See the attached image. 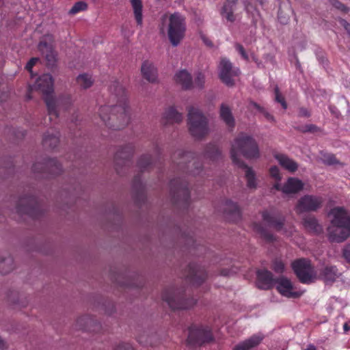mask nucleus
Segmentation results:
<instances>
[{
    "label": "nucleus",
    "mask_w": 350,
    "mask_h": 350,
    "mask_svg": "<svg viewBox=\"0 0 350 350\" xmlns=\"http://www.w3.org/2000/svg\"><path fill=\"white\" fill-rule=\"evenodd\" d=\"M342 256L348 262H350V243L343 248Z\"/></svg>",
    "instance_id": "obj_55"
},
{
    "label": "nucleus",
    "mask_w": 350,
    "mask_h": 350,
    "mask_svg": "<svg viewBox=\"0 0 350 350\" xmlns=\"http://www.w3.org/2000/svg\"><path fill=\"white\" fill-rule=\"evenodd\" d=\"M153 154L154 159H152V156L148 153L142 154L138 159L137 167L140 172L150 171L152 168L154 164L161 159L162 150L157 144L154 145Z\"/></svg>",
    "instance_id": "obj_15"
},
{
    "label": "nucleus",
    "mask_w": 350,
    "mask_h": 350,
    "mask_svg": "<svg viewBox=\"0 0 350 350\" xmlns=\"http://www.w3.org/2000/svg\"><path fill=\"white\" fill-rule=\"evenodd\" d=\"M79 120V115L77 112L75 111L70 118V122L74 125H77V122Z\"/></svg>",
    "instance_id": "obj_64"
},
{
    "label": "nucleus",
    "mask_w": 350,
    "mask_h": 350,
    "mask_svg": "<svg viewBox=\"0 0 350 350\" xmlns=\"http://www.w3.org/2000/svg\"><path fill=\"white\" fill-rule=\"evenodd\" d=\"M88 5L84 1H78L74 4L72 8L69 10L68 14L74 15L81 11H84L87 9Z\"/></svg>",
    "instance_id": "obj_44"
},
{
    "label": "nucleus",
    "mask_w": 350,
    "mask_h": 350,
    "mask_svg": "<svg viewBox=\"0 0 350 350\" xmlns=\"http://www.w3.org/2000/svg\"><path fill=\"white\" fill-rule=\"evenodd\" d=\"M131 195L135 202L137 205H140L145 202L146 196V186L142 182L140 174H137L132 182L131 185Z\"/></svg>",
    "instance_id": "obj_20"
},
{
    "label": "nucleus",
    "mask_w": 350,
    "mask_h": 350,
    "mask_svg": "<svg viewBox=\"0 0 350 350\" xmlns=\"http://www.w3.org/2000/svg\"><path fill=\"white\" fill-rule=\"evenodd\" d=\"M328 238L331 242L342 243L350 237V229L333 226L329 227Z\"/></svg>",
    "instance_id": "obj_26"
},
{
    "label": "nucleus",
    "mask_w": 350,
    "mask_h": 350,
    "mask_svg": "<svg viewBox=\"0 0 350 350\" xmlns=\"http://www.w3.org/2000/svg\"><path fill=\"white\" fill-rule=\"evenodd\" d=\"M183 121V115L178 112L175 108H168L162 118V124L164 125L172 124L174 123H180Z\"/></svg>",
    "instance_id": "obj_32"
},
{
    "label": "nucleus",
    "mask_w": 350,
    "mask_h": 350,
    "mask_svg": "<svg viewBox=\"0 0 350 350\" xmlns=\"http://www.w3.org/2000/svg\"><path fill=\"white\" fill-rule=\"evenodd\" d=\"M274 158L278 161L280 165L283 168H284L285 170H287L288 171H289L291 172H295L298 168L297 163L293 159H290L286 154H281V153H276V154H274Z\"/></svg>",
    "instance_id": "obj_34"
},
{
    "label": "nucleus",
    "mask_w": 350,
    "mask_h": 350,
    "mask_svg": "<svg viewBox=\"0 0 350 350\" xmlns=\"http://www.w3.org/2000/svg\"><path fill=\"white\" fill-rule=\"evenodd\" d=\"M320 277L325 282H333L338 277V269L336 266L327 265L320 272Z\"/></svg>",
    "instance_id": "obj_37"
},
{
    "label": "nucleus",
    "mask_w": 350,
    "mask_h": 350,
    "mask_svg": "<svg viewBox=\"0 0 350 350\" xmlns=\"http://www.w3.org/2000/svg\"><path fill=\"white\" fill-rule=\"evenodd\" d=\"M289 16H283V12L282 10H279L278 12V20L280 23L285 25L287 24L289 21Z\"/></svg>",
    "instance_id": "obj_57"
},
{
    "label": "nucleus",
    "mask_w": 350,
    "mask_h": 350,
    "mask_svg": "<svg viewBox=\"0 0 350 350\" xmlns=\"http://www.w3.org/2000/svg\"><path fill=\"white\" fill-rule=\"evenodd\" d=\"M304 225L305 228L310 232L320 233L322 231L321 226L318 224L317 219L311 215H308L304 219Z\"/></svg>",
    "instance_id": "obj_38"
},
{
    "label": "nucleus",
    "mask_w": 350,
    "mask_h": 350,
    "mask_svg": "<svg viewBox=\"0 0 350 350\" xmlns=\"http://www.w3.org/2000/svg\"><path fill=\"white\" fill-rule=\"evenodd\" d=\"M60 134L57 131H48L42 138V145L46 149L53 150L56 148L59 143Z\"/></svg>",
    "instance_id": "obj_28"
},
{
    "label": "nucleus",
    "mask_w": 350,
    "mask_h": 350,
    "mask_svg": "<svg viewBox=\"0 0 350 350\" xmlns=\"http://www.w3.org/2000/svg\"><path fill=\"white\" fill-rule=\"evenodd\" d=\"M32 172L38 178H51L60 175L63 169L56 159L46 158L36 161L32 166Z\"/></svg>",
    "instance_id": "obj_9"
},
{
    "label": "nucleus",
    "mask_w": 350,
    "mask_h": 350,
    "mask_svg": "<svg viewBox=\"0 0 350 350\" xmlns=\"http://www.w3.org/2000/svg\"><path fill=\"white\" fill-rule=\"evenodd\" d=\"M237 152H239L247 159H256L259 158L260 150L256 141L252 136L241 133L234 139L230 150V157L232 162L239 167H241L245 171V175L247 179V186L250 189H255L256 183L254 172L238 157Z\"/></svg>",
    "instance_id": "obj_1"
},
{
    "label": "nucleus",
    "mask_w": 350,
    "mask_h": 350,
    "mask_svg": "<svg viewBox=\"0 0 350 350\" xmlns=\"http://www.w3.org/2000/svg\"><path fill=\"white\" fill-rule=\"evenodd\" d=\"M224 215L232 221H237L241 218V211L237 204L231 200H226L223 205Z\"/></svg>",
    "instance_id": "obj_27"
},
{
    "label": "nucleus",
    "mask_w": 350,
    "mask_h": 350,
    "mask_svg": "<svg viewBox=\"0 0 350 350\" xmlns=\"http://www.w3.org/2000/svg\"><path fill=\"white\" fill-rule=\"evenodd\" d=\"M38 58L37 57H33L31 58L26 64L25 68L29 71L31 72V69L33 66L36 64V62L38 61Z\"/></svg>",
    "instance_id": "obj_58"
},
{
    "label": "nucleus",
    "mask_w": 350,
    "mask_h": 350,
    "mask_svg": "<svg viewBox=\"0 0 350 350\" xmlns=\"http://www.w3.org/2000/svg\"><path fill=\"white\" fill-rule=\"evenodd\" d=\"M254 230L258 232L267 242H273L275 240L273 234L269 232L264 226L260 224L254 225Z\"/></svg>",
    "instance_id": "obj_42"
},
{
    "label": "nucleus",
    "mask_w": 350,
    "mask_h": 350,
    "mask_svg": "<svg viewBox=\"0 0 350 350\" xmlns=\"http://www.w3.org/2000/svg\"><path fill=\"white\" fill-rule=\"evenodd\" d=\"M162 299L172 310L189 309L196 304L193 298H186L183 288H170L162 294Z\"/></svg>",
    "instance_id": "obj_7"
},
{
    "label": "nucleus",
    "mask_w": 350,
    "mask_h": 350,
    "mask_svg": "<svg viewBox=\"0 0 350 350\" xmlns=\"http://www.w3.org/2000/svg\"><path fill=\"white\" fill-rule=\"evenodd\" d=\"M235 49H237V51L240 53V55H241V57L246 61H248L249 60V56L247 54L246 51H245V49L244 47L243 46V45H241V44L239 43H236L235 44Z\"/></svg>",
    "instance_id": "obj_51"
},
{
    "label": "nucleus",
    "mask_w": 350,
    "mask_h": 350,
    "mask_svg": "<svg viewBox=\"0 0 350 350\" xmlns=\"http://www.w3.org/2000/svg\"><path fill=\"white\" fill-rule=\"evenodd\" d=\"M187 345L190 347L201 346L213 340V334L208 327L192 325L188 329Z\"/></svg>",
    "instance_id": "obj_11"
},
{
    "label": "nucleus",
    "mask_w": 350,
    "mask_h": 350,
    "mask_svg": "<svg viewBox=\"0 0 350 350\" xmlns=\"http://www.w3.org/2000/svg\"><path fill=\"white\" fill-rule=\"evenodd\" d=\"M292 268L301 283L309 284L316 278V271L312 266L310 260L299 258L292 263Z\"/></svg>",
    "instance_id": "obj_12"
},
{
    "label": "nucleus",
    "mask_w": 350,
    "mask_h": 350,
    "mask_svg": "<svg viewBox=\"0 0 350 350\" xmlns=\"http://www.w3.org/2000/svg\"><path fill=\"white\" fill-rule=\"evenodd\" d=\"M340 25L344 27V29L347 31L348 34L350 36V23H349L346 20L343 18H340L338 20Z\"/></svg>",
    "instance_id": "obj_59"
},
{
    "label": "nucleus",
    "mask_w": 350,
    "mask_h": 350,
    "mask_svg": "<svg viewBox=\"0 0 350 350\" xmlns=\"http://www.w3.org/2000/svg\"><path fill=\"white\" fill-rule=\"evenodd\" d=\"M219 69V77L222 82L229 87L233 86L234 81L232 77L239 75V70L238 68L233 69L231 62L226 59H221Z\"/></svg>",
    "instance_id": "obj_18"
},
{
    "label": "nucleus",
    "mask_w": 350,
    "mask_h": 350,
    "mask_svg": "<svg viewBox=\"0 0 350 350\" xmlns=\"http://www.w3.org/2000/svg\"><path fill=\"white\" fill-rule=\"evenodd\" d=\"M275 100L278 103H280L284 109H286L287 105L285 101V99L280 92L279 88L278 87L275 88Z\"/></svg>",
    "instance_id": "obj_47"
},
{
    "label": "nucleus",
    "mask_w": 350,
    "mask_h": 350,
    "mask_svg": "<svg viewBox=\"0 0 350 350\" xmlns=\"http://www.w3.org/2000/svg\"><path fill=\"white\" fill-rule=\"evenodd\" d=\"M219 117L228 128L232 129L235 126V120L232 109L226 103H221L219 107Z\"/></svg>",
    "instance_id": "obj_33"
},
{
    "label": "nucleus",
    "mask_w": 350,
    "mask_h": 350,
    "mask_svg": "<svg viewBox=\"0 0 350 350\" xmlns=\"http://www.w3.org/2000/svg\"><path fill=\"white\" fill-rule=\"evenodd\" d=\"M113 350H135L133 347L128 342H119L114 345Z\"/></svg>",
    "instance_id": "obj_48"
},
{
    "label": "nucleus",
    "mask_w": 350,
    "mask_h": 350,
    "mask_svg": "<svg viewBox=\"0 0 350 350\" xmlns=\"http://www.w3.org/2000/svg\"><path fill=\"white\" fill-rule=\"evenodd\" d=\"M323 203L321 197L306 195L301 198L296 206V211L299 213L306 211H315L319 208Z\"/></svg>",
    "instance_id": "obj_16"
},
{
    "label": "nucleus",
    "mask_w": 350,
    "mask_h": 350,
    "mask_svg": "<svg viewBox=\"0 0 350 350\" xmlns=\"http://www.w3.org/2000/svg\"><path fill=\"white\" fill-rule=\"evenodd\" d=\"M75 327L92 332H98L102 329L100 323L94 316L88 314L79 317L76 320Z\"/></svg>",
    "instance_id": "obj_19"
},
{
    "label": "nucleus",
    "mask_w": 350,
    "mask_h": 350,
    "mask_svg": "<svg viewBox=\"0 0 350 350\" xmlns=\"http://www.w3.org/2000/svg\"><path fill=\"white\" fill-rule=\"evenodd\" d=\"M35 88L44 94L50 121L58 118V107L63 106L67 109L72 103V99L69 95L60 96L56 98L53 97V79L49 74L40 76L36 82Z\"/></svg>",
    "instance_id": "obj_2"
},
{
    "label": "nucleus",
    "mask_w": 350,
    "mask_h": 350,
    "mask_svg": "<svg viewBox=\"0 0 350 350\" xmlns=\"http://www.w3.org/2000/svg\"><path fill=\"white\" fill-rule=\"evenodd\" d=\"M202 157L211 163H215L222 159V152L218 145L210 142L204 145L201 153Z\"/></svg>",
    "instance_id": "obj_24"
},
{
    "label": "nucleus",
    "mask_w": 350,
    "mask_h": 350,
    "mask_svg": "<svg viewBox=\"0 0 350 350\" xmlns=\"http://www.w3.org/2000/svg\"><path fill=\"white\" fill-rule=\"evenodd\" d=\"M77 82L81 88L88 89L93 85L94 80L91 75L83 73L77 77Z\"/></svg>",
    "instance_id": "obj_43"
},
{
    "label": "nucleus",
    "mask_w": 350,
    "mask_h": 350,
    "mask_svg": "<svg viewBox=\"0 0 350 350\" xmlns=\"http://www.w3.org/2000/svg\"><path fill=\"white\" fill-rule=\"evenodd\" d=\"M270 174L272 177L275 178L276 180H280L281 179L280 176V171L278 167L273 166L270 168L269 170Z\"/></svg>",
    "instance_id": "obj_54"
},
{
    "label": "nucleus",
    "mask_w": 350,
    "mask_h": 350,
    "mask_svg": "<svg viewBox=\"0 0 350 350\" xmlns=\"http://www.w3.org/2000/svg\"><path fill=\"white\" fill-rule=\"evenodd\" d=\"M304 187L303 183L296 178H289L282 187V192L284 193H296Z\"/></svg>",
    "instance_id": "obj_35"
},
{
    "label": "nucleus",
    "mask_w": 350,
    "mask_h": 350,
    "mask_svg": "<svg viewBox=\"0 0 350 350\" xmlns=\"http://www.w3.org/2000/svg\"><path fill=\"white\" fill-rule=\"evenodd\" d=\"M177 83L181 85L183 89L187 90L192 86V79L190 74L183 70L177 72L174 77Z\"/></svg>",
    "instance_id": "obj_36"
},
{
    "label": "nucleus",
    "mask_w": 350,
    "mask_h": 350,
    "mask_svg": "<svg viewBox=\"0 0 350 350\" xmlns=\"http://www.w3.org/2000/svg\"><path fill=\"white\" fill-rule=\"evenodd\" d=\"M160 32H167L169 40L173 46H177L185 37L186 31L185 18L179 12H174L169 16L163 14L161 17Z\"/></svg>",
    "instance_id": "obj_3"
},
{
    "label": "nucleus",
    "mask_w": 350,
    "mask_h": 350,
    "mask_svg": "<svg viewBox=\"0 0 350 350\" xmlns=\"http://www.w3.org/2000/svg\"><path fill=\"white\" fill-rule=\"evenodd\" d=\"M38 49L42 53H45L46 51L51 49V46L46 41H40Z\"/></svg>",
    "instance_id": "obj_53"
},
{
    "label": "nucleus",
    "mask_w": 350,
    "mask_h": 350,
    "mask_svg": "<svg viewBox=\"0 0 350 350\" xmlns=\"http://www.w3.org/2000/svg\"><path fill=\"white\" fill-rule=\"evenodd\" d=\"M272 269L277 273H282L284 270V265L282 260L275 259L273 262Z\"/></svg>",
    "instance_id": "obj_49"
},
{
    "label": "nucleus",
    "mask_w": 350,
    "mask_h": 350,
    "mask_svg": "<svg viewBox=\"0 0 350 350\" xmlns=\"http://www.w3.org/2000/svg\"><path fill=\"white\" fill-rule=\"evenodd\" d=\"M237 271L233 269H222L221 270L220 274L223 276H230L234 273H235Z\"/></svg>",
    "instance_id": "obj_62"
},
{
    "label": "nucleus",
    "mask_w": 350,
    "mask_h": 350,
    "mask_svg": "<svg viewBox=\"0 0 350 350\" xmlns=\"http://www.w3.org/2000/svg\"><path fill=\"white\" fill-rule=\"evenodd\" d=\"M261 113L265 116V118L267 120L270 122H275L274 117L271 114H270L265 109L262 111Z\"/></svg>",
    "instance_id": "obj_63"
},
{
    "label": "nucleus",
    "mask_w": 350,
    "mask_h": 350,
    "mask_svg": "<svg viewBox=\"0 0 350 350\" xmlns=\"http://www.w3.org/2000/svg\"><path fill=\"white\" fill-rule=\"evenodd\" d=\"M220 14L223 18H225L228 22L231 23L236 19L234 15V8L232 5L224 4L221 9Z\"/></svg>",
    "instance_id": "obj_41"
},
{
    "label": "nucleus",
    "mask_w": 350,
    "mask_h": 350,
    "mask_svg": "<svg viewBox=\"0 0 350 350\" xmlns=\"http://www.w3.org/2000/svg\"><path fill=\"white\" fill-rule=\"evenodd\" d=\"M262 334H256L237 345L233 350H250L257 347L263 340Z\"/></svg>",
    "instance_id": "obj_31"
},
{
    "label": "nucleus",
    "mask_w": 350,
    "mask_h": 350,
    "mask_svg": "<svg viewBox=\"0 0 350 350\" xmlns=\"http://www.w3.org/2000/svg\"><path fill=\"white\" fill-rule=\"evenodd\" d=\"M16 212L19 215H28L31 217H38L42 213V209L37 198L31 193L22 196L16 204Z\"/></svg>",
    "instance_id": "obj_10"
},
{
    "label": "nucleus",
    "mask_w": 350,
    "mask_h": 350,
    "mask_svg": "<svg viewBox=\"0 0 350 350\" xmlns=\"http://www.w3.org/2000/svg\"><path fill=\"white\" fill-rule=\"evenodd\" d=\"M204 75L200 72L196 77L194 83L197 87L202 88L204 84Z\"/></svg>",
    "instance_id": "obj_52"
},
{
    "label": "nucleus",
    "mask_w": 350,
    "mask_h": 350,
    "mask_svg": "<svg viewBox=\"0 0 350 350\" xmlns=\"http://www.w3.org/2000/svg\"><path fill=\"white\" fill-rule=\"evenodd\" d=\"M132 5L135 18L137 25H142V0H130Z\"/></svg>",
    "instance_id": "obj_40"
},
{
    "label": "nucleus",
    "mask_w": 350,
    "mask_h": 350,
    "mask_svg": "<svg viewBox=\"0 0 350 350\" xmlns=\"http://www.w3.org/2000/svg\"><path fill=\"white\" fill-rule=\"evenodd\" d=\"M14 268V259L12 256H8L0 260V272L2 274H8Z\"/></svg>",
    "instance_id": "obj_39"
},
{
    "label": "nucleus",
    "mask_w": 350,
    "mask_h": 350,
    "mask_svg": "<svg viewBox=\"0 0 350 350\" xmlns=\"http://www.w3.org/2000/svg\"><path fill=\"white\" fill-rule=\"evenodd\" d=\"M172 161L178 170L186 172L192 176L200 175L203 172V164L193 154L183 150H177L172 156Z\"/></svg>",
    "instance_id": "obj_5"
},
{
    "label": "nucleus",
    "mask_w": 350,
    "mask_h": 350,
    "mask_svg": "<svg viewBox=\"0 0 350 350\" xmlns=\"http://www.w3.org/2000/svg\"><path fill=\"white\" fill-rule=\"evenodd\" d=\"M170 193L172 202L177 206L187 208L190 202V191L186 180L180 177L170 183Z\"/></svg>",
    "instance_id": "obj_8"
},
{
    "label": "nucleus",
    "mask_w": 350,
    "mask_h": 350,
    "mask_svg": "<svg viewBox=\"0 0 350 350\" xmlns=\"http://www.w3.org/2000/svg\"><path fill=\"white\" fill-rule=\"evenodd\" d=\"M262 216L267 224L275 231L281 232L282 234L288 236L291 234L293 227L286 224L285 217L282 215L264 211Z\"/></svg>",
    "instance_id": "obj_14"
},
{
    "label": "nucleus",
    "mask_w": 350,
    "mask_h": 350,
    "mask_svg": "<svg viewBox=\"0 0 350 350\" xmlns=\"http://www.w3.org/2000/svg\"><path fill=\"white\" fill-rule=\"evenodd\" d=\"M331 213L334 216L332 220L333 226L350 229V216L345 209L342 207H336L332 209Z\"/></svg>",
    "instance_id": "obj_22"
},
{
    "label": "nucleus",
    "mask_w": 350,
    "mask_h": 350,
    "mask_svg": "<svg viewBox=\"0 0 350 350\" xmlns=\"http://www.w3.org/2000/svg\"><path fill=\"white\" fill-rule=\"evenodd\" d=\"M187 126L190 135L198 140L202 139L209 133L207 118L194 107L188 108Z\"/></svg>",
    "instance_id": "obj_6"
},
{
    "label": "nucleus",
    "mask_w": 350,
    "mask_h": 350,
    "mask_svg": "<svg viewBox=\"0 0 350 350\" xmlns=\"http://www.w3.org/2000/svg\"><path fill=\"white\" fill-rule=\"evenodd\" d=\"M113 280L120 286L126 287L141 288L144 285L142 278L134 272L118 273L113 277Z\"/></svg>",
    "instance_id": "obj_17"
},
{
    "label": "nucleus",
    "mask_w": 350,
    "mask_h": 350,
    "mask_svg": "<svg viewBox=\"0 0 350 350\" xmlns=\"http://www.w3.org/2000/svg\"><path fill=\"white\" fill-rule=\"evenodd\" d=\"M206 277V272L202 266L196 264L189 265L187 278L193 285H200L205 281Z\"/></svg>",
    "instance_id": "obj_21"
},
{
    "label": "nucleus",
    "mask_w": 350,
    "mask_h": 350,
    "mask_svg": "<svg viewBox=\"0 0 350 350\" xmlns=\"http://www.w3.org/2000/svg\"><path fill=\"white\" fill-rule=\"evenodd\" d=\"M325 163L327 165H331L338 163V161L333 154H328L325 158Z\"/></svg>",
    "instance_id": "obj_56"
},
{
    "label": "nucleus",
    "mask_w": 350,
    "mask_h": 350,
    "mask_svg": "<svg viewBox=\"0 0 350 350\" xmlns=\"http://www.w3.org/2000/svg\"><path fill=\"white\" fill-rule=\"evenodd\" d=\"M134 152V146L127 144L120 147L114 156V166L116 172L122 175L131 164V159Z\"/></svg>",
    "instance_id": "obj_13"
},
{
    "label": "nucleus",
    "mask_w": 350,
    "mask_h": 350,
    "mask_svg": "<svg viewBox=\"0 0 350 350\" xmlns=\"http://www.w3.org/2000/svg\"><path fill=\"white\" fill-rule=\"evenodd\" d=\"M12 172L11 166L10 167H0V176L5 177Z\"/></svg>",
    "instance_id": "obj_60"
},
{
    "label": "nucleus",
    "mask_w": 350,
    "mask_h": 350,
    "mask_svg": "<svg viewBox=\"0 0 350 350\" xmlns=\"http://www.w3.org/2000/svg\"><path fill=\"white\" fill-rule=\"evenodd\" d=\"M272 273L266 269L258 270L256 272V286L258 288L268 290L275 284Z\"/></svg>",
    "instance_id": "obj_23"
},
{
    "label": "nucleus",
    "mask_w": 350,
    "mask_h": 350,
    "mask_svg": "<svg viewBox=\"0 0 350 350\" xmlns=\"http://www.w3.org/2000/svg\"><path fill=\"white\" fill-rule=\"evenodd\" d=\"M99 116L105 124L113 130L123 129L130 120L126 103L103 106L99 109Z\"/></svg>",
    "instance_id": "obj_4"
},
{
    "label": "nucleus",
    "mask_w": 350,
    "mask_h": 350,
    "mask_svg": "<svg viewBox=\"0 0 350 350\" xmlns=\"http://www.w3.org/2000/svg\"><path fill=\"white\" fill-rule=\"evenodd\" d=\"M109 214L114 217V219L118 224L121 221V211L119 206L115 204L111 205V208L109 210Z\"/></svg>",
    "instance_id": "obj_46"
},
{
    "label": "nucleus",
    "mask_w": 350,
    "mask_h": 350,
    "mask_svg": "<svg viewBox=\"0 0 350 350\" xmlns=\"http://www.w3.org/2000/svg\"><path fill=\"white\" fill-rule=\"evenodd\" d=\"M329 109L330 113L336 118H339L340 117V113L336 106L329 105Z\"/></svg>",
    "instance_id": "obj_61"
},
{
    "label": "nucleus",
    "mask_w": 350,
    "mask_h": 350,
    "mask_svg": "<svg viewBox=\"0 0 350 350\" xmlns=\"http://www.w3.org/2000/svg\"><path fill=\"white\" fill-rule=\"evenodd\" d=\"M298 130L302 133H316L321 131V129L315 124H308L301 126L298 128Z\"/></svg>",
    "instance_id": "obj_45"
},
{
    "label": "nucleus",
    "mask_w": 350,
    "mask_h": 350,
    "mask_svg": "<svg viewBox=\"0 0 350 350\" xmlns=\"http://www.w3.org/2000/svg\"><path fill=\"white\" fill-rule=\"evenodd\" d=\"M109 91L113 97L112 99L116 100L117 103H126L125 89L118 81H115L111 84Z\"/></svg>",
    "instance_id": "obj_29"
},
{
    "label": "nucleus",
    "mask_w": 350,
    "mask_h": 350,
    "mask_svg": "<svg viewBox=\"0 0 350 350\" xmlns=\"http://www.w3.org/2000/svg\"><path fill=\"white\" fill-rule=\"evenodd\" d=\"M142 76L150 83L157 82V70L152 62L145 61L141 67Z\"/></svg>",
    "instance_id": "obj_30"
},
{
    "label": "nucleus",
    "mask_w": 350,
    "mask_h": 350,
    "mask_svg": "<svg viewBox=\"0 0 350 350\" xmlns=\"http://www.w3.org/2000/svg\"><path fill=\"white\" fill-rule=\"evenodd\" d=\"M277 290L283 295L288 298H297L301 293L293 291V284L288 278L280 277L276 279Z\"/></svg>",
    "instance_id": "obj_25"
},
{
    "label": "nucleus",
    "mask_w": 350,
    "mask_h": 350,
    "mask_svg": "<svg viewBox=\"0 0 350 350\" xmlns=\"http://www.w3.org/2000/svg\"><path fill=\"white\" fill-rule=\"evenodd\" d=\"M43 54L45 55L49 64L53 65L55 62V55L52 49L48 50V51H46L45 53Z\"/></svg>",
    "instance_id": "obj_50"
}]
</instances>
